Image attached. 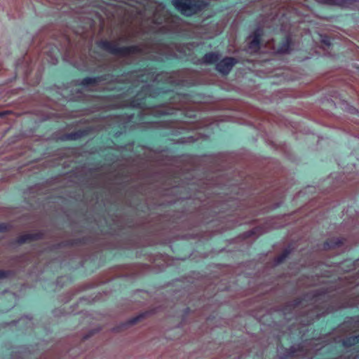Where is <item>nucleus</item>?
Here are the masks:
<instances>
[{
  "label": "nucleus",
  "mask_w": 359,
  "mask_h": 359,
  "mask_svg": "<svg viewBox=\"0 0 359 359\" xmlns=\"http://www.w3.org/2000/svg\"><path fill=\"white\" fill-rule=\"evenodd\" d=\"M185 79L181 72L156 73L153 67L133 71L121 76L105 74L95 77H86L79 84L87 90H116L119 93L113 96L135 95L130 102V106L137 108H149L156 116L180 113L186 118H196L195 106L190 104L188 94H170V89L164 84L184 86Z\"/></svg>",
  "instance_id": "nucleus-1"
},
{
  "label": "nucleus",
  "mask_w": 359,
  "mask_h": 359,
  "mask_svg": "<svg viewBox=\"0 0 359 359\" xmlns=\"http://www.w3.org/2000/svg\"><path fill=\"white\" fill-rule=\"evenodd\" d=\"M97 46L102 50L114 55L121 57H141L151 60L163 61L165 59L177 57L175 49L182 52L183 46L171 43H141L129 46H120L118 41L100 40Z\"/></svg>",
  "instance_id": "nucleus-2"
},
{
  "label": "nucleus",
  "mask_w": 359,
  "mask_h": 359,
  "mask_svg": "<svg viewBox=\"0 0 359 359\" xmlns=\"http://www.w3.org/2000/svg\"><path fill=\"white\" fill-rule=\"evenodd\" d=\"M123 3L119 6L121 14L126 18H132L161 25L167 20L165 6L152 0H118Z\"/></svg>",
  "instance_id": "nucleus-3"
},
{
  "label": "nucleus",
  "mask_w": 359,
  "mask_h": 359,
  "mask_svg": "<svg viewBox=\"0 0 359 359\" xmlns=\"http://www.w3.org/2000/svg\"><path fill=\"white\" fill-rule=\"evenodd\" d=\"M325 297V293H320L317 290H312L311 292L308 294L306 297V299L311 297V302L310 304H307L306 298L303 299H294L285 305L283 309V314L287 318V314L290 313L296 314L300 309H303V311H300V313L302 316L306 317V320H302L301 323H303L304 325H309L312 323L315 319H318L325 313L332 311V310L329 308H327L325 311H321L319 307L318 303L321 301H324ZM288 319H290V318H288Z\"/></svg>",
  "instance_id": "nucleus-4"
},
{
  "label": "nucleus",
  "mask_w": 359,
  "mask_h": 359,
  "mask_svg": "<svg viewBox=\"0 0 359 359\" xmlns=\"http://www.w3.org/2000/svg\"><path fill=\"white\" fill-rule=\"evenodd\" d=\"M171 2L172 6L185 16L196 14L208 6L203 0H172Z\"/></svg>",
  "instance_id": "nucleus-5"
},
{
  "label": "nucleus",
  "mask_w": 359,
  "mask_h": 359,
  "mask_svg": "<svg viewBox=\"0 0 359 359\" xmlns=\"http://www.w3.org/2000/svg\"><path fill=\"white\" fill-rule=\"evenodd\" d=\"M32 69V62L28 55H25L20 59L15 65L16 74L27 79Z\"/></svg>",
  "instance_id": "nucleus-6"
},
{
  "label": "nucleus",
  "mask_w": 359,
  "mask_h": 359,
  "mask_svg": "<svg viewBox=\"0 0 359 359\" xmlns=\"http://www.w3.org/2000/svg\"><path fill=\"white\" fill-rule=\"evenodd\" d=\"M237 63V60L232 57H226L216 64V69L222 74H228L233 67Z\"/></svg>",
  "instance_id": "nucleus-7"
},
{
  "label": "nucleus",
  "mask_w": 359,
  "mask_h": 359,
  "mask_svg": "<svg viewBox=\"0 0 359 359\" xmlns=\"http://www.w3.org/2000/svg\"><path fill=\"white\" fill-rule=\"evenodd\" d=\"M261 30L257 29L254 32L252 40L248 43V51L257 53L260 48Z\"/></svg>",
  "instance_id": "nucleus-8"
},
{
  "label": "nucleus",
  "mask_w": 359,
  "mask_h": 359,
  "mask_svg": "<svg viewBox=\"0 0 359 359\" xmlns=\"http://www.w3.org/2000/svg\"><path fill=\"white\" fill-rule=\"evenodd\" d=\"M42 235L43 234L41 232L34 233H26L18 238V243L22 244L27 242L36 241L42 238Z\"/></svg>",
  "instance_id": "nucleus-9"
},
{
  "label": "nucleus",
  "mask_w": 359,
  "mask_h": 359,
  "mask_svg": "<svg viewBox=\"0 0 359 359\" xmlns=\"http://www.w3.org/2000/svg\"><path fill=\"white\" fill-rule=\"evenodd\" d=\"M220 57L218 53L210 52L206 53L201 59V63L204 65H211L217 62Z\"/></svg>",
  "instance_id": "nucleus-10"
},
{
  "label": "nucleus",
  "mask_w": 359,
  "mask_h": 359,
  "mask_svg": "<svg viewBox=\"0 0 359 359\" xmlns=\"http://www.w3.org/2000/svg\"><path fill=\"white\" fill-rule=\"evenodd\" d=\"M302 351L300 350V346H292L289 349H285L283 355L281 358H289L293 356H299L302 355Z\"/></svg>",
  "instance_id": "nucleus-11"
},
{
  "label": "nucleus",
  "mask_w": 359,
  "mask_h": 359,
  "mask_svg": "<svg viewBox=\"0 0 359 359\" xmlns=\"http://www.w3.org/2000/svg\"><path fill=\"white\" fill-rule=\"evenodd\" d=\"M342 243V241L339 238H330L324 243L323 248L325 250L334 248L341 246Z\"/></svg>",
  "instance_id": "nucleus-12"
},
{
  "label": "nucleus",
  "mask_w": 359,
  "mask_h": 359,
  "mask_svg": "<svg viewBox=\"0 0 359 359\" xmlns=\"http://www.w3.org/2000/svg\"><path fill=\"white\" fill-rule=\"evenodd\" d=\"M85 133L82 130H78L70 133L65 134L62 140H76L80 139L84 135Z\"/></svg>",
  "instance_id": "nucleus-13"
},
{
  "label": "nucleus",
  "mask_w": 359,
  "mask_h": 359,
  "mask_svg": "<svg viewBox=\"0 0 359 359\" xmlns=\"http://www.w3.org/2000/svg\"><path fill=\"white\" fill-rule=\"evenodd\" d=\"M290 48V38L287 36L281 46L278 48V51L280 53H288Z\"/></svg>",
  "instance_id": "nucleus-14"
},
{
  "label": "nucleus",
  "mask_w": 359,
  "mask_h": 359,
  "mask_svg": "<svg viewBox=\"0 0 359 359\" xmlns=\"http://www.w3.org/2000/svg\"><path fill=\"white\" fill-rule=\"evenodd\" d=\"M290 252H291V250L290 249L286 248L281 255H280L276 257V259L274 260L275 264H279L281 262H283L285 259V258L289 255Z\"/></svg>",
  "instance_id": "nucleus-15"
},
{
  "label": "nucleus",
  "mask_w": 359,
  "mask_h": 359,
  "mask_svg": "<svg viewBox=\"0 0 359 359\" xmlns=\"http://www.w3.org/2000/svg\"><path fill=\"white\" fill-rule=\"evenodd\" d=\"M133 115H128L127 116V121L123 120V117L121 116H115V117L113 118V123H118V124H126L131 121L133 118Z\"/></svg>",
  "instance_id": "nucleus-16"
},
{
  "label": "nucleus",
  "mask_w": 359,
  "mask_h": 359,
  "mask_svg": "<svg viewBox=\"0 0 359 359\" xmlns=\"http://www.w3.org/2000/svg\"><path fill=\"white\" fill-rule=\"evenodd\" d=\"M147 314V313L140 314L139 316L130 319L123 326L134 325L140 321L142 318H144Z\"/></svg>",
  "instance_id": "nucleus-17"
},
{
  "label": "nucleus",
  "mask_w": 359,
  "mask_h": 359,
  "mask_svg": "<svg viewBox=\"0 0 359 359\" xmlns=\"http://www.w3.org/2000/svg\"><path fill=\"white\" fill-rule=\"evenodd\" d=\"M359 342V334L358 336L349 337L344 340V344L346 346H351L352 345H355Z\"/></svg>",
  "instance_id": "nucleus-18"
},
{
  "label": "nucleus",
  "mask_w": 359,
  "mask_h": 359,
  "mask_svg": "<svg viewBox=\"0 0 359 359\" xmlns=\"http://www.w3.org/2000/svg\"><path fill=\"white\" fill-rule=\"evenodd\" d=\"M355 1L356 0H334V2H330L329 5H337L343 6Z\"/></svg>",
  "instance_id": "nucleus-19"
},
{
  "label": "nucleus",
  "mask_w": 359,
  "mask_h": 359,
  "mask_svg": "<svg viewBox=\"0 0 359 359\" xmlns=\"http://www.w3.org/2000/svg\"><path fill=\"white\" fill-rule=\"evenodd\" d=\"M11 274L10 270H0V279L8 277Z\"/></svg>",
  "instance_id": "nucleus-20"
},
{
  "label": "nucleus",
  "mask_w": 359,
  "mask_h": 359,
  "mask_svg": "<svg viewBox=\"0 0 359 359\" xmlns=\"http://www.w3.org/2000/svg\"><path fill=\"white\" fill-rule=\"evenodd\" d=\"M191 126H183V128H186V129H195V128L201 127V126L198 123L191 122Z\"/></svg>",
  "instance_id": "nucleus-21"
},
{
  "label": "nucleus",
  "mask_w": 359,
  "mask_h": 359,
  "mask_svg": "<svg viewBox=\"0 0 359 359\" xmlns=\"http://www.w3.org/2000/svg\"><path fill=\"white\" fill-rule=\"evenodd\" d=\"M8 229V225L5 223H0V232L6 231Z\"/></svg>",
  "instance_id": "nucleus-22"
},
{
  "label": "nucleus",
  "mask_w": 359,
  "mask_h": 359,
  "mask_svg": "<svg viewBox=\"0 0 359 359\" xmlns=\"http://www.w3.org/2000/svg\"><path fill=\"white\" fill-rule=\"evenodd\" d=\"M317 1L325 4H330V2H334V0H316Z\"/></svg>",
  "instance_id": "nucleus-23"
},
{
  "label": "nucleus",
  "mask_w": 359,
  "mask_h": 359,
  "mask_svg": "<svg viewBox=\"0 0 359 359\" xmlns=\"http://www.w3.org/2000/svg\"><path fill=\"white\" fill-rule=\"evenodd\" d=\"M11 111H0V118L1 117H4L5 116H6L7 114H10Z\"/></svg>",
  "instance_id": "nucleus-24"
},
{
  "label": "nucleus",
  "mask_w": 359,
  "mask_h": 359,
  "mask_svg": "<svg viewBox=\"0 0 359 359\" xmlns=\"http://www.w3.org/2000/svg\"><path fill=\"white\" fill-rule=\"evenodd\" d=\"M323 43L325 45L327 46H329L330 45V39L328 38L323 39Z\"/></svg>",
  "instance_id": "nucleus-25"
},
{
  "label": "nucleus",
  "mask_w": 359,
  "mask_h": 359,
  "mask_svg": "<svg viewBox=\"0 0 359 359\" xmlns=\"http://www.w3.org/2000/svg\"><path fill=\"white\" fill-rule=\"evenodd\" d=\"M57 58H56V57H55V56H52V57H51L50 62H51L52 64H56V63H57Z\"/></svg>",
  "instance_id": "nucleus-26"
},
{
  "label": "nucleus",
  "mask_w": 359,
  "mask_h": 359,
  "mask_svg": "<svg viewBox=\"0 0 359 359\" xmlns=\"http://www.w3.org/2000/svg\"><path fill=\"white\" fill-rule=\"evenodd\" d=\"M118 41H128V37H127V36H121V37L118 39Z\"/></svg>",
  "instance_id": "nucleus-27"
},
{
  "label": "nucleus",
  "mask_w": 359,
  "mask_h": 359,
  "mask_svg": "<svg viewBox=\"0 0 359 359\" xmlns=\"http://www.w3.org/2000/svg\"><path fill=\"white\" fill-rule=\"evenodd\" d=\"M247 233H248V236L254 235L255 233V229L248 231Z\"/></svg>",
  "instance_id": "nucleus-28"
},
{
  "label": "nucleus",
  "mask_w": 359,
  "mask_h": 359,
  "mask_svg": "<svg viewBox=\"0 0 359 359\" xmlns=\"http://www.w3.org/2000/svg\"><path fill=\"white\" fill-rule=\"evenodd\" d=\"M182 121L183 123H184V124H187V123H189L188 121H184V120H183V121Z\"/></svg>",
  "instance_id": "nucleus-29"
}]
</instances>
